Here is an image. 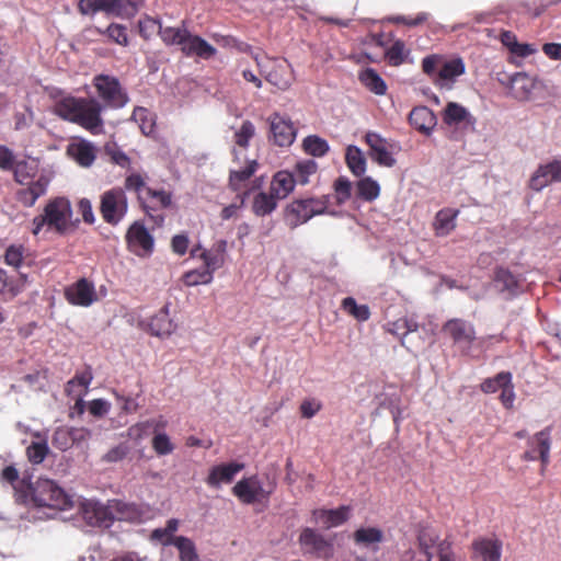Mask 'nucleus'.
<instances>
[{
    "label": "nucleus",
    "mask_w": 561,
    "mask_h": 561,
    "mask_svg": "<svg viewBox=\"0 0 561 561\" xmlns=\"http://www.w3.org/2000/svg\"><path fill=\"white\" fill-rule=\"evenodd\" d=\"M437 561H458V557L453 550V542L448 539H444L443 543L439 545V551H437Z\"/></svg>",
    "instance_id": "nucleus-62"
},
{
    "label": "nucleus",
    "mask_w": 561,
    "mask_h": 561,
    "mask_svg": "<svg viewBox=\"0 0 561 561\" xmlns=\"http://www.w3.org/2000/svg\"><path fill=\"white\" fill-rule=\"evenodd\" d=\"M128 248L139 256L148 255L153 248V238L140 224H134L126 236Z\"/></svg>",
    "instance_id": "nucleus-18"
},
{
    "label": "nucleus",
    "mask_w": 561,
    "mask_h": 561,
    "mask_svg": "<svg viewBox=\"0 0 561 561\" xmlns=\"http://www.w3.org/2000/svg\"><path fill=\"white\" fill-rule=\"evenodd\" d=\"M360 81L371 92L376 94H383L386 92V83L380 76L373 69H366L360 75Z\"/></svg>",
    "instance_id": "nucleus-42"
},
{
    "label": "nucleus",
    "mask_w": 561,
    "mask_h": 561,
    "mask_svg": "<svg viewBox=\"0 0 561 561\" xmlns=\"http://www.w3.org/2000/svg\"><path fill=\"white\" fill-rule=\"evenodd\" d=\"M537 84V80L525 72H517L511 77V90L517 100H530Z\"/></svg>",
    "instance_id": "nucleus-29"
},
{
    "label": "nucleus",
    "mask_w": 561,
    "mask_h": 561,
    "mask_svg": "<svg viewBox=\"0 0 561 561\" xmlns=\"http://www.w3.org/2000/svg\"><path fill=\"white\" fill-rule=\"evenodd\" d=\"M14 164L13 152L9 148L0 146V168L10 170L13 169Z\"/></svg>",
    "instance_id": "nucleus-64"
},
{
    "label": "nucleus",
    "mask_w": 561,
    "mask_h": 561,
    "mask_svg": "<svg viewBox=\"0 0 561 561\" xmlns=\"http://www.w3.org/2000/svg\"><path fill=\"white\" fill-rule=\"evenodd\" d=\"M327 202L328 198L324 197L323 201L310 198L293 203L290 206V213L296 217L293 221V226L296 227L298 225L306 224L313 216L324 214L327 210Z\"/></svg>",
    "instance_id": "nucleus-15"
},
{
    "label": "nucleus",
    "mask_w": 561,
    "mask_h": 561,
    "mask_svg": "<svg viewBox=\"0 0 561 561\" xmlns=\"http://www.w3.org/2000/svg\"><path fill=\"white\" fill-rule=\"evenodd\" d=\"M161 27L162 23L151 18L139 21V32L145 38H150L154 33L160 35Z\"/></svg>",
    "instance_id": "nucleus-52"
},
{
    "label": "nucleus",
    "mask_w": 561,
    "mask_h": 561,
    "mask_svg": "<svg viewBox=\"0 0 561 561\" xmlns=\"http://www.w3.org/2000/svg\"><path fill=\"white\" fill-rule=\"evenodd\" d=\"M366 144L370 149V157L379 165L391 168L396 164V159L392 157L388 141L380 135L369 131L365 135Z\"/></svg>",
    "instance_id": "nucleus-19"
},
{
    "label": "nucleus",
    "mask_w": 561,
    "mask_h": 561,
    "mask_svg": "<svg viewBox=\"0 0 561 561\" xmlns=\"http://www.w3.org/2000/svg\"><path fill=\"white\" fill-rule=\"evenodd\" d=\"M444 331L449 335L455 346L465 355H469L476 340V333L472 325L461 320H450Z\"/></svg>",
    "instance_id": "nucleus-13"
},
{
    "label": "nucleus",
    "mask_w": 561,
    "mask_h": 561,
    "mask_svg": "<svg viewBox=\"0 0 561 561\" xmlns=\"http://www.w3.org/2000/svg\"><path fill=\"white\" fill-rule=\"evenodd\" d=\"M72 209L67 198L58 197L47 204L44 214L34 218L32 232L38 234L44 227L65 232L72 222Z\"/></svg>",
    "instance_id": "nucleus-3"
},
{
    "label": "nucleus",
    "mask_w": 561,
    "mask_h": 561,
    "mask_svg": "<svg viewBox=\"0 0 561 561\" xmlns=\"http://www.w3.org/2000/svg\"><path fill=\"white\" fill-rule=\"evenodd\" d=\"M20 290L21 288L13 285L7 273L3 270H0V293L8 295L9 297H14L20 293Z\"/></svg>",
    "instance_id": "nucleus-57"
},
{
    "label": "nucleus",
    "mask_w": 561,
    "mask_h": 561,
    "mask_svg": "<svg viewBox=\"0 0 561 561\" xmlns=\"http://www.w3.org/2000/svg\"><path fill=\"white\" fill-rule=\"evenodd\" d=\"M243 468V463L234 461L214 466L209 471L206 483L211 488H219L221 483H231L236 474Z\"/></svg>",
    "instance_id": "nucleus-24"
},
{
    "label": "nucleus",
    "mask_w": 561,
    "mask_h": 561,
    "mask_svg": "<svg viewBox=\"0 0 561 561\" xmlns=\"http://www.w3.org/2000/svg\"><path fill=\"white\" fill-rule=\"evenodd\" d=\"M151 539L159 541L162 546H173L178 539V536H174L167 531L165 527L156 528L151 533Z\"/></svg>",
    "instance_id": "nucleus-61"
},
{
    "label": "nucleus",
    "mask_w": 561,
    "mask_h": 561,
    "mask_svg": "<svg viewBox=\"0 0 561 561\" xmlns=\"http://www.w3.org/2000/svg\"><path fill=\"white\" fill-rule=\"evenodd\" d=\"M351 513L350 505H341L334 510L316 508L312 511V519L323 528L330 529L345 524L350 519Z\"/></svg>",
    "instance_id": "nucleus-16"
},
{
    "label": "nucleus",
    "mask_w": 561,
    "mask_h": 561,
    "mask_svg": "<svg viewBox=\"0 0 561 561\" xmlns=\"http://www.w3.org/2000/svg\"><path fill=\"white\" fill-rule=\"evenodd\" d=\"M32 501L36 506L65 511L72 507L71 497L53 480L38 479L32 488Z\"/></svg>",
    "instance_id": "nucleus-5"
},
{
    "label": "nucleus",
    "mask_w": 561,
    "mask_h": 561,
    "mask_svg": "<svg viewBox=\"0 0 561 561\" xmlns=\"http://www.w3.org/2000/svg\"><path fill=\"white\" fill-rule=\"evenodd\" d=\"M351 182L344 178H340L335 182L336 199L339 204L344 203L351 196Z\"/></svg>",
    "instance_id": "nucleus-58"
},
{
    "label": "nucleus",
    "mask_w": 561,
    "mask_h": 561,
    "mask_svg": "<svg viewBox=\"0 0 561 561\" xmlns=\"http://www.w3.org/2000/svg\"><path fill=\"white\" fill-rule=\"evenodd\" d=\"M127 210V201L122 190H111L102 195L101 213L108 224H117Z\"/></svg>",
    "instance_id": "nucleus-12"
},
{
    "label": "nucleus",
    "mask_w": 561,
    "mask_h": 561,
    "mask_svg": "<svg viewBox=\"0 0 561 561\" xmlns=\"http://www.w3.org/2000/svg\"><path fill=\"white\" fill-rule=\"evenodd\" d=\"M225 249H226V242L220 241L218 243L217 253L213 254V253H208V252H203L202 257L205 263L204 268L211 271V274L214 273V271L218 270L224 262L222 252L225 251Z\"/></svg>",
    "instance_id": "nucleus-48"
},
{
    "label": "nucleus",
    "mask_w": 561,
    "mask_h": 561,
    "mask_svg": "<svg viewBox=\"0 0 561 561\" xmlns=\"http://www.w3.org/2000/svg\"><path fill=\"white\" fill-rule=\"evenodd\" d=\"M378 407L376 409V414L379 413V410L387 409L390 411L393 417L394 424H399L402 419V411L407 407V401L402 399L400 394L393 393L391 396H378Z\"/></svg>",
    "instance_id": "nucleus-34"
},
{
    "label": "nucleus",
    "mask_w": 561,
    "mask_h": 561,
    "mask_svg": "<svg viewBox=\"0 0 561 561\" xmlns=\"http://www.w3.org/2000/svg\"><path fill=\"white\" fill-rule=\"evenodd\" d=\"M149 329L157 336H164L172 333L174 325L169 318L167 309H161L149 322Z\"/></svg>",
    "instance_id": "nucleus-38"
},
{
    "label": "nucleus",
    "mask_w": 561,
    "mask_h": 561,
    "mask_svg": "<svg viewBox=\"0 0 561 561\" xmlns=\"http://www.w3.org/2000/svg\"><path fill=\"white\" fill-rule=\"evenodd\" d=\"M495 288L507 297L517 295L523 288V282L505 268L497 270L494 277Z\"/></svg>",
    "instance_id": "nucleus-31"
},
{
    "label": "nucleus",
    "mask_w": 561,
    "mask_h": 561,
    "mask_svg": "<svg viewBox=\"0 0 561 561\" xmlns=\"http://www.w3.org/2000/svg\"><path fill=\"white\" fill-rule=\"evenodd\" d=\"M268 122L272 139L275 145L286 147L294 142L296 129L289 119L275 113L270 117Z\"/></svg>",
    "instance_id": "nucleus-17"
},
{
    "label": "nucleus",
    "mask_w": 561,
    "mask_h": 561,
    "mask_svg": "<svg viewBox=\"0 0 561 561\" xmlns=\"http://www.w3.org/2000/svg\"><path fill=\"white\" fill-rule=\"evenodd\" d=\"M254 126L251 122L245 121L242 123L240 129L234 134L236 147L233 149V158L239 162L243 157H247V147L249 140L254 135Z\"/></svg>",
    "instance_id": "nucleus-35"
},
{
    "label": "nucleus",
    "mask_w": 561,
    "mask_h": 561,
    "mask_svg": "<svg viewBox=\"0 0 561 561\" xmlns=\"http://www.w3.org/2000/svg\"><path fill=\"white\" fill-rule=\"evenodd\" d=\"M257 168L255 159L243 157L239 162L233 158L230 170L229 183L233 191H240L245 187L247 181L254 174Z\"/></svg>",
    "instance_id": "nucleus-21"
},
{
    "label": "nucleus",
    "mask_w": 561,
    "mask_h": 561,
    "mask_svg": "<svg viewBox=\"0 0 561 561\" xmlns=\"http://www.w3.org/2000/svg\"><path fill=\"white\" fill-rule=\"evenodd\" d=\"M392 325L393 329L391 332L402 336H405L408 333L415 332L419 327L415 320L407 318L398 320Z\"/></svg>",
    "instance_id": "nucleus-54"
},
{
    "label": "nucleus",
    "mask_w": 561,
    "mask_h": 561,
    "mask_svg": "<svg viewBox=\"0 0 561 561\" xmlns=\"http://www.w3.org/2000/svg\"><path fill=\"white\" fill-rule=\"evenodd\" d=\"M551 182H561V161L540 165L530 179L529 185L535 191H541Z\"/></svg>",
    "instance_id": "nucleus-25"
},
{
    "label": "nucleus",
    "mask_w": 561,
    "mask_h": 561,
    "mask_svg": "<svg viewBox=\"0 0 561 561\" xmlns=\"http://www.w3.org/2000/svg\"><path fill=\"white\" fill-rule=\"evenodd\" d=\"M102 110V105L95 99L73 96L59 100L54 107V112L60 118L78 124L93 135L103 133Z\"/></svg>",
    "instance_id": "nucleus-1"
},
{
    "label": "nucleus",
    "mask_w": 561,
    "mask_h": 561,
    "mask_svg": "<svg viewBox=\"0 0 561 561\" xmlns=\"http://www.w3.org/2000/svg\"><path fill=\"white\" fill-rule=\"evenodd\" d=\"M139 197L142 201L146 213L156 222H162L163 217L161 215H153L152 211L169 207L171 205V195L162 190L145 188V194Z\"/></svg>",
    "instance_id": "nucleus-22"
},
{
    "label": "nucleus",
    "mask_w": 561,
    "mask_h": 561,
    "mask_svg": "<svg viewBox=\"0 0 561 561\" xmlns=\"http://www.w3.org/2000/svg\"><path fill=\"white\" fill-rule=\"evenodd\" d=\"M458 210L451 208L442 209L436 214L435 230L438 236L449 234L456 227Z\"/></svg>",
    "instance_id": "nucleus-36"
},
{
    "label": "nucleus",
    "mask_w": 561,
    "mask_h": 561,
    "mask_svg": "<svg viewBox=\"0 0 561 561\" xmlns=\"http://www.w3.org/2000/svg\"><path fill=\"white\" fill-rule=\"evenodd\" d=\"M410 124L421 133L428 135L436 125L435 114L426 106L414 107L409 115Z\"/></svg>",
    "instance_id": "nucleus-30"
},
{
    "label": "nucleus",
    "mask_w": 561,
    "mask_h": 561,
    "mask_svg": "<svg viewBox=\"0 0 561 561\" xmlns=\"http://www.w3.org/2000/svg\"><path fill=\"white\" fill-rule=\"evenodd\" d=\"M5 263L14 267H19L23 261L22 249L11 245L5 251Z\"/></svg>",
    "instance_id": "nucleus-63"
},
{
    "label": "nucleus",
    "mask_w": 561,
    "mask_h": 561,
    "mask_svg": "<svg viewBox=\"0 0 561 561\" xmlns=\"http://www.w3.org/2000/svg\"><path fill=\"white\" fill-rule=\"evenodd\" d=\"M465 72V65L461 59H454L445 61L443 59L442 66L435 77V84L440 88L450 89L455 79Z\"/></svg>",
    "instance_id": "nucleus-27"
},
{
    "label": "nucleus",
    "mask_w": 561,
    "mask_h": 561,
    "mask_svg": "<svg viewBox=\"0 0 561 561\" xmlns=\"http://www.w3.org/2000/svg\"><path fill=\"white\" fill-rule=\"evenodd\" d=\"M444 122L448 125L472 123V116L462 105L449 102L444 112Z\"/></svg>",
    "instance_id": "nucleus-37"
},
{
    "label": "nucleus",
    "mask_w": 561,
    "mask_h": 561,
    "mask_svg": "<svg viewBox=\"0 0 561 561\" xmlns=\"http://www.w3.org/2000/svg\"><path fill=\"white\" fill-rule=\"evenodd\" d=\"M301 548L320 558H330L333 554V543L313 528H304L299 535Z\"/></svg>",
    "instance_id": "nucleus-14"
},
{
    "label": "nucleus",
    "mask_w": 561,
    "mask_h": 561,
    "mask_svg": "<svg viewBox=\"0 0 561 561\" xmlns=\"http://www.w3.org/2000/svg\"><path fill=\"white\" fill-rule=\"evenodd\" d=\"M107 36L119 45L127 44V30L125 26L119 24H111L106 28Z\"/></svg>",
    "instance_id": "nucleus-56"
},
{
    "label": "nucleus",
    "mask_w": 561,
    "mask_h": 561,
    "mask_svg": "<svg viewBox=\"0 0 561 561\" xmlns=\"http://www.w3.org/2000/svg\"><path fill=\"white\" fill-rule=\"evenodd\" d=\"M128 510V504L117 500L111 501L108 505L95 501H88L83 504L85 518L91 524L105 527H108L115 519H126Z\"/></svg>",
    "instance_id": "nucleus-6"
},
{
    "label": "nucleus",
    "mask_w": 561,
    "mask_h": 561,
    "mask_svg": "<svg viewBox=\"0 0 561 561\" xmlns=\"http://www.w3.org/2000/svg\"><path fill=\"white\" fill-rule=\"evenodd\" d=\"M129 453V447L122 443L115 447H113L112 449H110L105 456H104V460L107 461V462H116V461H119V460H123Z\"/></svg>",
    "instance_id": "nucleus-60"
},
{
    "label": "nucleus",
    "mask_w": 561,
    "mask_h": 561,
    "mask_svg": "<svg viewBox=\"0 0 561 561\" xmlns=\"http://www.w3.org/2000/svg\"><path fill=\"white\" fill-rule=\"evenodd\" d=\"M357 192L366 201H374L380 194V186L370 176L363 178L357 182Z\"/></svg>",
    "instance_id": "nucleus-43"
},
{
    "label": "nucleus",
    "mask_w": 561,
    "mask_h": 561,
    "mask_svg": "<svg viewBox=\"0 0 561 561\" xmlns=\"http://www.w3.org/2000/svg\"><path fill=\"white\" fill-rule=\"evenodd\" d=\"M254 60L265 79L280 90L288 89L293 83L290 65L285 59H271L254 55Z\"/></svg>",
    "instance_id": "nucleus-7"
},
{
    "label": "nucleus",
    "mask_w": 561,
    "mask_h": 561,
    "mask_svg": "<svg viewBox=\"0 0 561 561\" xmlns=\"http://www.w3.org/2000/svg\"><path fill=\"white\" fill-rule=\"evenodd\" d=\"M321 409V403L317 399H306L300 404V414L302 417L310 419Z\"/></svg>",
    "instance_id": "nucleus-59"
},
{
    "label": "nucleus",
    "mask_w": 561,
    "mask_h": 561,
    "mask_svg": "<svg viewBox=\"0 0 561 561\" xmlns=\"http://www.w3.org/2000/svg\"><path fill=\"white\" fill-rule=\"evenodd\" d=\"M48 451L49 448L46 442H33L26 448V456L30 462L33 465H39L44 461Z\"/></svg>",
    "instance_id": "nucleus-47"
},
{
    "label": "nucleus",
    "mask_w": 561,
    "mask_h": 561,
    "mask_svg": "<svg viewBox=\"0 0 561 561\" xmlns=\"http://www.w3.org/2000/svg\"><path fill=\"white\" fill-rule=\"evenodd\" d=\"M304 149L313 157H322L329 150L327 140L318 136H308L304 140Z\"/></svg>",
    "instance_id": "nucleus-45"
},
{
    "label": "nucleus",
    "mask_w": 561,
    "mask_h": 561,
    "mask_svg": "<svg viewBox=\"0 0 561 561\" xmlns=\"http://www.w3.org/2000/svg\"><path fill=\"white\" fill-rule=\"evenodd\" d=\"M296 184L297 182L291 172L279 171L274 175L270 191L278 199H284L293 192Z\"/></svg>",
    "instance_id": "nucleus-33"
},
{
    "label": "nucleus",
    "mask_w": 561,
    "mask_h": 561,
    "mask_svg": "<svg viewBox=\"0 0 561 561\" xmlns=\"http://www.w3.org/2000/svg\"><path fill=\"white\" fill-rule=\"evenodd\" d=\"M343 308L359 321H366L369 316V308L366 305H357L355 299L347 297L343 300Z\"/></svg>",
    "instance_id": "nucleus-50"
},
{
    "label": "nucleus",
    "mask_w": 561,
    "mask_h": 561,
    "mask_svg": "<svg viewBox=\"0 0 561 561\" xmlns=\"http://www.w3.org/2000/svg\"><path fill=\"white\" fill-rule=\"evenodd\" d=\"M213 280L211 271L202 268L193 270L184 274L183 282L186 286H196L199 284H209Z\"/></svg>",
    "instance_id": "nucleus-49"
},
{
    "label": "nucleus",
    "mask_w": 561,
    "mask_h": 561,
    "mask_svg": "<svg viewBox=\"0 0 561 561\" xmlns=\"http://www.w3.org/2000/svg\"><path fill=\"white\" fill-rule=\"evenodd\" d=\"M551 430V426H547L530 437L527 443L528 448L522 456L525 461L540 460L541 473L550 462Z\"/></svg>",
    "instance_id": "nucleus-9"
},
{
    "label": "nucleus",
    "mask_w": 561,
    "mask_h": 561,
    "mask_svg": "<svg viewBox=\"0 0 561 561\" xmlns=\"http://www.w3.org/2000/svg\"><path fill=\"white\" fill-rule=\"evenodd\" d=\"M317 169V162L308 159L298 162L293 174L298 184L305 185L309 182V176L316 173Z\"/></svg>",
    "instance_id": "nucleus-44"
},
{
    "label": "nucleus",
    "mask_w": 561,
    "mask_h": 561,
    "mask_svg": "<svg viewBox=\"0 0 561 561\" xmlns=\"http://www.w3.org/2000/svg\"><path fill=\"white\" fill-rule=\"evenodd\" d=\"M476 558L481 561H500L502 556V542L497 539L481 538L472 542Z\"/></svg>",
    "instance_id": "nucleus-28"
},
{
    "label": "nucleus",
    "mask_w": 561,
    "mask_h": 561,
    "mask_svg": "<svg viewBox=\"0 0 561 561\" xmlns=\"http://www.w3.org/2000/svg\"><path fill=\"white\" fill-rule=\"evenodd\" d=\"M278 198L273 195L270 191V194L265 192H260L255 195L253 201V211L257 216H265L271 214L277 206Z\"/></svg>",
    "instance_id": "nucleus-40"
},
{
    "label": "nucleus",
    "mask_w": 561,
    "mask_h": 561,
    "mask_svg": "<svg viewBox=\"0 0 561 561\" xmlns=\"http://www.w3.org/2000/svg\"><path fill=\"white\" fill-rule=\"evenodd\" d=\"M443 58L438 55H431L423 59L422 69L435 82V77L442 66Z\"/></svg>",
    "instance_id": "nucleus-53"
},
{
    "label": "nucleus",
    "mask_w": 561,
    "mask_h": 561,
    "mask_svg": "<svg viewBox=\"0 0 561 561\" xmlns=\"http://www.w3.org/2000/svg\"><path fill=\"white\" fill-rule=\"evenodd\" d=\"M385 539L383 531L378 527H360L353 534L355 545L364 548L378 549V545Z\"/></svg>",
    "instance_id": "nucleus-32"
},
{
    "label": "nucleus",
    "mask_w": 561,
    "mask_h": 561,
    "mask_svg": "<svg viewBox=\"0 0 561 561\" xmlns=\"http://www.w3.org/2000/svg\"><path fill=\"white\" fill-rule=\"evenodd\" d=\"M160 37L165 45L180 46L181 50L187 56H197L203 59H209L216 53V49L199 36L192 35L184 23L180 26H164L160 30Z\"/></svg>",
    "instance_id": "nucleus-2"
},
{
    "label": "nucleus",
    "mask_w": 561,
    "mask_h": 561,
    "mask_svg": "<svg viewBox=\"0 0 561 561\" xmlns=\"http://www.w3.org/2000/svg\"><path fill=\"white\" fill-rule=\"evenodd\" d=\"M151 434V430L147 421L136 423L127 430V436L136 442Z\"/></svg>",
    "instance_id": "nucleus-55"
},
{
    "label": "nucleus",
    "mask_w": 561,
    "mask_h": 561,
    "mask_svg": "<svg viewBox=\"0 0 561 561\" xmlns=\"http://www.w3.org/2000/svg\"><path fill=\"white\" fill-rule=\"evenodd\" d=\"M13 170L16 182L22 185H27L26 188H23L20 192L21 199L28 206L34 205L36 199L46 192L48 185V180L44 176H41L35 182L32 181L38 170L37 160L27 159L18 161L14 164Z\"/></svg>",
    "instance_id": "nucleus-4"
},
{
    "label": "nucleus",
    "mask_w": 561,
    "mask_h": 561,
    "mask_svg": "<svg viewBox=\"0 0 561 561\" xmlns=\"http://www.w3.org/2000/svg\"><path fill=\"white\" fill-rule=\"evenodd\" d=\"M443 540L438 531L428 526L421 527L416 535L417 548L425 556L426 561H433L434 554L437 556Z\"/></svg>",
    "instance_id": "nucleus-23"
},
{
    "label": "nucleus",
    "mask_w": 561,
    "mask_h": 561,
    "mask_svg": "<svg viewBox=\"0 0 561 561\" xmlns=\"http://www.w3.org/2000/svg\"><path fill=\"white\" fill-rule=\"evenodd\" d=\"M273 492V488L265 490L257 476H251L239 480L232 488V493L243 504H254L266 500Z\"/></svg>",
    "instance_id": "nucleus-10"
},
{
    "label": "nucleus",
    "mask_w": 561,
    "mask_h": 561,
    "mask_svg": "<svg viewBox=\"0 0 561 561\" xmlns=\"http://www.w3.org/2000/svg\"><path fill=\"white\" fill-rule=\"evenodd\" d=\"M133 119L139 123V128L144 135H150L154 129V123L149 111L145 107H137L133 113Z\"/></svg>",
    "instance_id": "nucleus-46"
},
{
    "label": "nucleus",
    "mask_w": 561,
    "mask_h": 561,
    "mask_svg": "<svg viewBox=\"0 0 561 561\" xmlns=\"http://www.w3.org/2000/svg\"><path fill=\"white\" fill-rule=\"evenodd\" d=\"M67 153L72 160L83 168H89L96 158L95 147L84 139H80L68 145Z\"/></svg>",
    "instance_id": "nucleus-26"
},
{
    "label": "nucleus",
    "mask_w": 561,
    "mask_h": 561,
    "mask_svg": "<svg viewBox=\"0 0 561 561\" xmlns=\"http://www.w3.org/2000/svg\"><path fill=\"white\" fill-rule=\"evenodd\" d=\"M66 297L71 305L89 307L96 301L94 285L85 278L79 279L66 289Z\"/></svg>",
    "instance_id": "nucleus-20"
},
{
    "label": "nucleus",
    "mask_w": 561,
    "mask_h": 561,
    "mask_svg": "<svg viewBox=\"0 0 561 561\" xmlns=\"http://www.w3.org/2000/svg\"><path fill=\"white\" fill-rule=\"evenodd\" d=\"M79 10L82 14L104 11L121 18H131L138 11V4L133 0H80Z\"/></svg>",
    "instance_id": "nucleus-8"
},
{
    "label": "nucleus",
    "mask_w": 561,
    "mask_h": 561,
    "mask_svg": "<svg viewBox=\"0 0 561 561\" xmlns=\"http://www.w3.org/2000/svg\"><path fill=\"white\" fill-rule=\"evenodd\" d=\"M94 85L102 100L111 107H123L128 99L121 88L118 80L110 76H98Z\"/></svg>",
    "instance_id": "nucleus-11"
},
{
    "label": "nucleus",
    "mask_w": 561,
    "mask_h": 561,
    "mask_svg": "<svg viewBox=\"0 0 561 561\" xmlns=\"http://www.w3.org/2000/svg\"><path fill=\"white\" fill-rule=\"evenodd\" d=\"M151 445L152 449L159 456L169 455L174 450V445L165 433L156 434L152 438Z\"/></svg>",
    "instance_id": "nucleus-51"
},
{
    "label": "nucleus",
    "mask_w": 561,
    "mask_h": 561,
    "mask_svg": "<svg viewBox=\"0 0 561 561\" xmlns=\"http://www.w3.org/2000/svg\"><path fill=\"white\" fill-rule=\"evenodd\" d=\"M346 163L352 173L362 176L366 171V159L362 150L355 146H348L346 149Z\"/></svg>",
    "instance_id": "nucleus-39"
},
{
    "label": "nucleus",
    "mask_w": 561,
    "mask_h": 561,
    "mask_svg": "<svg viewBox=\"0 0 561 561\" xmlns=\"http://www.w3.org/2000/svg\"><path fill=\"white\" fill-rule=\"evenodd\" d=\"M173 546L179 551L180 561H199L196 546L192 539L185 536H178V539Z\"/></svg>",
    "instance_id": "nucleus-41"
}]
</instances>
